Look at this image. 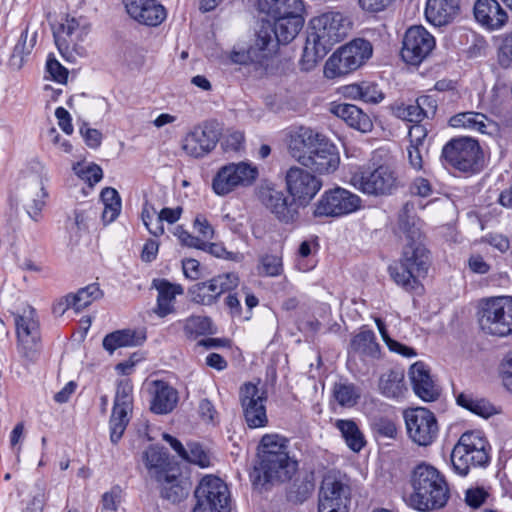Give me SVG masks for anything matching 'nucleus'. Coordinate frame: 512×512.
<instances>
[{
  "label": "nucleus",
  "instance_id": "nucleus-33",
  "mask_svg": "<svg viewBox=\"0 0 512 512\" xmlns=\"http://www.w3.org/2000/svg\"><path fill=\"white\" fill-rule=\"evenodd\" d=\"M155 481L161 486V496L169 501L178 502L188 495L178 468L168 471L161 479Z\"/></svg>",
  "mask_w": 512,
  "mask_h": 512
},
{
  "label": "nucleus",
  "instance_id": "nucleus-18",
  "mask_svg": "<svg viewBox=\"0 0 512 512\" xmlns=\"http://www.w3.org/2000/svg\"><path fill=\"white\" fill-rule=\"evenodd\" d=\"M296 470V462L292 461L288 454L280 456L262 455L259 464L255 466V480L261 484L274 481L289 480Z\"/></svg>",
  "mask_w": 512,
  "mask_h": 512
},
{
  "label": "nucleus",
  "instance_id": "nucleus-1",
  "mask_svg": "<svg viewBox=\"0 0 512 512\" xmlns=\"http://www.w3.org/2000/svg\"><path fill=\"white\" fill-rule=\"evenodd\" d=\"M421 221L414 213V204L407 202L398 215V232L403 242L399 262L389 267L394 282L408 292L421 288L420 278L430 266V256L424 244Z\"/></svg>",
  "mask_w": 512,
  "mask_h": 512
},
{
  "label": "nucleus",
  "instance_id": "nucleus-35",
  "mask_svg": "<svg viewBox=\"0 0 512 512\" xmlns=\"http://www.w3.org/2000/svg\"><path fill=\"white\" fill-rule=\"evenodd\" d=\"M449 124L454 128H465L484 134L493 123L482 113L464 112L452 116Z\"/></svg>",
  "mask_w": 512,
  "mask_h": 512
},
{
  "label": "nucleus",
  "instance_id": "nucleus-60",
  "mask_svg": "<svg viewBox=\"0 0 512 512\" xmlns=\"http://www.w3.org/2000/svg\"><path fill=\"white\" fill-rule=\"evenodd\" d=\"M262 57L263 55L258 54L254 47H250L248 50H233L230 53V60L240 65L260 62Z\"/></svg>",
  "mask_w": 512,
  "mask_h": 512
},
{
  "label": "nucleus",
  "instance_id": "nucleus-34",
  "mask_svg": "<svg viewBox=\"0 0 512 512\" xmlns=\"http://www.w3.org/2000/svg\"><path fill=\"white\" fill-rule=\"evenodd\" d=\"M146 339L145 333L134 330H119L110 333L103 339V347L113 353L120 347L137 346L142 344Z\"/></svg>",
  "mask_w": 512,
  "mask_h": 512
},
{
  "label": "nucleus",
  "instance_id": "nucleus-54",
  "mask_svg": "<svg viewBox=\"0 0 512 512\" xmlns=\"http://www.w3.org/2000/svg\"><path fill=\"white\" fill-rule=\"evenodd\" d=\"M27 37H28V31L25 30L22 32L19 41L15 45L13 49V53L11 56V63L12 65H17L18 67L22 66L24 56L29 55L35 42V35L33 36L32 40L30 41V44H27Z\"/></svg>",
  "mask_w": 512,
  "mask_h": 512
},
{
  "label": "nucleus",
  "instance_id": "nucleus-45",
  "mask_svg": "<svg viewBox=\"0 0 512 512\" xmlns=\"http://www.w3.org/2000/svg\"><path fill=\"white\" fill-rule=\"evenodd\" d=\"M287 439L279 434H266L262 437L260 442L259 458L262 455L280 456L281 454H288L287 452Z\"/></svg>",
  "mask_w": 512,
  "mask_h": 512
},
{
  "label": "nucleus",
  "instance_id": "nucleus-22",
  "mask_svg": "<svg viewBox=\"0 0 512 512\" xmlns=\"http://www.w3.org/2000/svg\"><path fill=\"white\" fill-rule=\"evenodd\" d=\"M339 164L340 157L336 147L325 139L302 160L303 166L322 175L335 172Z\"/></svg>",
  "mask_w": 512,
  "mask_h": 512
},
{
  "label": "nucleus",
  "instance_id": "nucleus-25",
  "mask_svg": "<svg viewBox=\"0 0 512 512\" xmlns=\"http://www.w3.org/2000/svg\"><path fill=\"white\" fill-rule=\"evenodd\" d=\"M413 390L424 401H434L439 396V389L432 380L429 370L423 362H416L410 368Z\"/></svg>",
  "mask_w": 512,
  "mask_h": 512
},
{
  "label": "nucleus",
  "instance_id": "nucleus-24",
  "mask_svg": "<svg viewBox=\"0 0 512 512\" xmlns=\"http://www.w3.org/2000/svg\"><path fill=\"white\" fill-rule=\"evenodd\" d=\"M476 21L489 31L499 30L508 21V14L497 0H477L474 4Z\"/></svg>",
  "mask_w": 512,
  "mask_h": 512
},
{
  "label": "nucleus",
  "instance_id": "nucleus-58",
  "mask_svg": "<svg viewBox=\"0 0 512 512\" xmlns=\"http://www.w3.org/2000/svg\"><path fill=\"white\" fill-rule=\"evenodd\" d=\"M47 193L45 192L43 187H40L39 192L35 194L33 197V193H30V197L26 203V209L29 216L34 220L38 221L41 211L45 205V197Z\"/></svg>",
  "mask_w": 512,
  "mask_h": 512
},
{
  "label": "nucleus",
  "instance_id": "nucleus-43",
  "mask_svg": "<svg viewBox=\"0 0 512 512\" xmlns=\"http://www.w3.org/2000/svg\"><path fill=\"white\" fill-rule=\"evenodd\" d=\"M103 296L102 290L99 288V285L96 283L90 284L86 287H83L77 291V293H72V304L75 312H80L86 307H88L93 301L100 299Z\"/></svg>",
  "mask_w": 512,
  "mask_h": 512
},
{
  "label": "nucleus",
  "instance_id": "nucleus-7",
  "mask_svg": "<svg viewBox=\"0 0 512 512\" xmlns=\"http://www.w3.org/2000/svg\"><path fill=\"white\" fill-rule=\"evenodd\" d=\"M309 29L310 41L330 50L348 36L351 21L341 12L330 11L312 18Z\"/></svg>",
  "mask_w": 512,
  "mask_h": 512
},
{
  "label": "nucleus",
  "instance_id": "nucleus-10",
  "mask_svg": "<svg viewBox=\"0 0 512 512\" xmlns=\"http://www.w3.org/2000/svg\"><path fill=\"white\" fill-rule=\"evenodd\" d=\"M258 176V169L246 162L230 163L219 169L212 181L217 195H227L239 186H250Z\"/></svg>",
  "mask_w": 512,
  "mask_h": 512
},
{
  "label": "nucleus",
  "instance_id": "nucleus-49",
  "mask_svg": "<svg viewBox=\"0 0 512 512\" xmlns=\"http://www.w3.org/2000/svg\"><path fill=\"white\" fill-rule=\"evenodd\" d=\"M73 171L79 178L87 182L90 187H93L103 177V171L101 167L94 163L86 166L77 163L73 166Z\"/></svg>",
  "mask_w": 512,
  "mask_h": 512
},
{
  "label": "nucleus",
  "instance_id": "nucleus-52",
  "mask_svg": "<svg viewBox=\"0 0 512 512\" xmlns=\"http://www.w3.org/2000/svg\"><path fill=\"white\" fill-rule=\"evenodd\" d=\"M371 428L376 434L385 438L393 439L397 434L395 422L386 416L372 417Z\"/></svg>",
  "mask_w": 512,
  "mask_h": 512
},
{
  "label": "nucleus",
  "instance_id": "nucleus-59",
  "mask_svg": "<svg viewBox=\"0 0 512 512\" xmlns=\"http://www.w3.org/2000/svg\"><path fill=\"white\" fill-rule=\"evenodd\" d=\"M421 114L416 102L414 104L401 105L395 109V115L398 118L414 124H419L425 119Z\"/></svg>",
  "mask_w": 512,
  "mask_h": 512
},
{
  "label": "nucleus",
  "instance_id": "nucleus-57",
  "mask_svg": "<svg viewBox=\"0 0 512 512\" xmlns=\"http://www.w3.org/2000/svg\"><path fill=\"white\" fill-rule=\"evenodd\" d=\"M276 40L274 37V29L271 24H263L256 33L254 47L258 54L265 51L273 41Z\"/></svg>",
  "mask_w": 512,
  "mask_h": 512
},
{
  "label": "nucleus",
  "instance_id": "nucleus-61",
  "mask_svg": "<svg viewBox=\"0 0 512 512\" xmlns=\"http://www.w3.org/2000/svg\"><path fill=\"white\" fill-rule=\"evenodd\" d=\"M174 235L185 246L197 248L200 250H206L207 243L203 241L201 238L191 235L182 226L175 227Z\"/></svg>",
  "mask_w": 512,
  "mask_h": 512
},
{
  "label": "nucleus",
  "instance_id": "nucleus-42",
  "mask_svg": "<svg viewBox=\"0 0 512 512\" xmlns=\"http://www.w3.org/2000/svg\"><path fill=\"white\" fill-rule=\"evenodd\" d=\"M101 200L104 205L102 219L105 223L113 222L121 211V199L116 189L106 187L101 192Z\"/></svg>",
  "mask_w": 512,
  "mask_h": 512
},
{
  "label": "nucleus",
  "instance_id": "nucleus-64",
  "mask_svg": "<svg viewBox=\"0 0 512 512\" xmlns=\"http://www.w3.org/2000/svg\"><path fill=\"white\" fill-rule=\"evenodd\" d=\"M498 61L502 67H512V31L507 35L499 50Z\"/></svg>",
  "mask_w": 512,
  "mask_h": 512
},
{
  "label": "nucleus",
  "instance_id": "nucleus-51",
  "mask_svg": "<svg viewBox=\"0 0 512 512\" xmlns=\"http://www.w3.org/2000/svg\"><path fill=\"white\" fill-rule=\"evenodd\" d=\"M132 391V384L128 380L120 381L117 385L113 407L123 408L131 412L133 404Z\"/></svg>",
  "mask_w": 512,
  "mask_h": 512
},
{
  "label": "nucleus",
  "instance_id": "nucleus-11",
  "mask_svg": "<svg viewBox=\"0 0 512 512\" xmlns=\"http://www.w3.org/2000/svg\"><path fill=\"white\" fill-rule=\"evenodd\" d=\"M442 157L455 169L474 172L478 168L481 150L478 142L469 137L452 139L442 150Z\"/></svg>",
  "mask_w": 512,
  "mask_h": 512
},
{
  "label": "nucleus",
  "instance_id": "nucleus-32",
  "mask_svg": "<svg viewBox=\"0 0 512 512\" xmlns=\"http://www.w3.org/2000/svg\"><path fill=\"white\" fill-rule=\"evenodd\" d=\"M459 11V0H427L425 16L435 26L448 24Z\"/></svg>",
  "mask_w": 512,
  "mask_h": 512
},
{
  "label": "nucleus",
  "instance_id": "nucleus-31",
  "mask_svg": "<svg viewBox=\"0 0 512 512\" xmlns=\"http://www.w3.org/2000/svg\"><path fill=\"white\" fill-rule=\"evenodd\" d=\"M153 287L158 291L157 305L154 312L159 317H165L174 311V302L177 295H182L184 289L180 284L170 283L166 279L153 280Z\"/></svg>",
  "mask_w": 512,
  "mask_h": 512
},
{
  "label": "nucleus",
  "instance_id": "nucleus-37",
  "mask_svg": "<svg viewBox=\"0 0 512 512\" xmlns=\"http://www.w3.org/2000/svg\"><path fill=\"white\" fill-rule=\"evenodd\" d=\"M258 10L273 19L280 15L287 14L289 10L294 9V12L304 11V4L302 0H258Z\"/></svg>",
  "mask_w": 512,
  "mask_h": 512
},
{
  "label": "nucleus",
  "instance_id": "nucleus-29",
  "mask_svg": "<svg viewBox=\"0 0 512 512\" xmlns=\"http://www.w3.org/2000/svg\"><path fill=\"white\" fill-rule=\"evenodd\" d=\"M331 112L345 121L351 128L362 133H368L373 129V122L370 116L353 104H333Z\"/></svg>",
  "mask_w": 512,
  "mask_h": 512
},
{
  "label": "nucleus",
  "instance_id": "nucleus-16",
  "mask_svg": "<svg viewBox=\"0 0 512 512\" xmlns=\"http://www.w3.org/2000/svg\"><path fill=\"white\" fill-rule=\"evenodd\" d=\"M434 47V37L423 26H412L404 34L401 56L406 63L419 65Z\"/></svg>",
  "mask_w": 512,
  "mask_h": 512
},
{
  "label": "nucleus",
  "instance_id": "nucleus-56",
  "mask_svg": "<svg viewBox=\"0 0 512 512\" xmlns=\"http://www.w3.org/2000/svg\"><path fill=\"white\" fill-rule=\"evenodd\" d=\"M216 292L220 297L223 293L229 292L239 285V277L236 273H223L212 278Z\"/></svg>",
  "mask_w": 512,
  "mask_h": 512
},
{
  "label": "nucleus",
  "instance_id": "nucleus-41",
  "mask_svg": "<svg viewBox=\"0 0 512 512\" xmlns=\"http://www.w3.org/2000/svg\"><path fill=\"white\" fill-rule=\"evenodd\" d=\"M329 49L320 43L310 41V35H307L306 44L303 48L302 57L299 61L301 70L311 71L317 65L318 61L321 60Z\"/></svg>",
  "mask_w": 512,
  "mask_h": 512
},
{
  "label": "nucleus",
  "instance_id": "nucleus-23",
  "mask_svg": "<svg viewBox=\"0 0 512 512\" xmlns=\"http://www.w3.org/2000/svg\"><path fill=\"white\" fill-rule=\"evenodd\" d=\"M132 19L147 26H158L166 19V10L157 0H124Z\"/></svg>",
  "mask_w": 512,
  "mask_h": 512
},
{
  "label": "nucleus",
  "instance_id": "nucleus-20",
  "mask_svg": "<svg viewBox=\"0 0 512 512\" xmlns=\"http://www.w3.org/2000/svg\"><path fill=\"white\" fill-rule=\"evenodd\" d=\"M258 197L261 203L276 217L285 223L293 222L298 217V205L281 190L270 185H262L259 188Z\"/></svg>",
  "mask_w": 512,
  "mask_h": 512
},
{
  "label": "nucleus",
  "instance_id": "nucleus-6",
  "mask_svg": "<svg viewBox=\"0 0 512 512\" xmlns=\"http://www.w3.org/2000/svg\"><path fill=\"white\" fill-rule=\"evenodd\" d=\"M352 184L362 193L381 197L393 195L401 186L398 173L390 164H381L353 175Z\"/></svg>",
  "mask_w": 512,
  "mask_h": 512
},
{
  "label": "nucleus",
  "instance_id": "nucleus-46",
  "mask_svg": "<svg viewBox=\"0 0 512 512\" xmlns=\"http://www.w3.org/2000/svg\"><path fill=\"white\" fill-rule=\"evenodd\" d=\"M189 292L192 300L201 305H211L219 297L212 279L195 284Z\"/></svg>",
  "mask_w": 512,
  "mask_h": 512
},
{
  "label": "nucleus",
  "instance_id": "nucleus-4",
  "mask_svg": "<svg viewBox=\"0 0 512 512\" xmlns=\"http://www.w3.org/2000/svg\"><path fill=\"white\" fill-rule=\"evenodd\" d=\"M477 315L479 327L485 334L497 337L512 334V297L481 300Z\"/></svg>",
  "mask_w": 512,
  "mask_h": 512
},
{
  "label": "nucleus",
  "instance_id": "nucleus-28",
  "mask_svg": "<svg viewBox=\"0 0 512 512\" xmlns=\"http://www.w3.org/2000/svg\"><path fill=\"white\" fill-rule=\"evenodd\" d=\"M152 386L151 411L160 415L173 411L178 403L177 390L163 380L153 381Z\"/></svg>",
  "mask_w": 512,
  "mask_h": 512
},
{
  "label": "nucleus",
  "instance_id": "nucleus-8",
  "mask_svg": "<svg viewBox=\"0 0 512 512\" xmlns=\"http://www.w3.org/2000/svg\"><path fill=\"white\" fill-rule=\"evenodd\" d=\"M197 500L193 512H230L228 486L218 477H204L195 490Z\"/></svg>",
  "mask_w": 512,
  "mask_h": 512
},
{
  "label": "nucleus",
  "instance_id": "nucleus-27",
  "mask_svg": "<svg viewBox=\"0 0 512 512\" xmlns=\"http://www.w3.org/2000/svg\"><path fill=\"white\" fill-rule=\"evenodd\" d=\"M323 139L324 136L318 132H315L310 128L301 127L290 137V153L302 164V160L307 157L308 153L315 149Z\"/></svg>",
  "mask_w": 512,
  "mask_h": 512
},
{
  "label": "nucleus",
  "instance_id": "nucleus-2",
  "mask_svg": "<svg viewBox=\"0 0 512 512\" xmlns=\"http://www.w3.org/2000/svg\"><path fill=\"white\" fill-rule=\"evenodd\" d=\"M411 485L413 493L409 497V503L419 511L442 508L449 499V487L444 475L425 462L413 469Z\"/></svg>",
  "mask_w": 512,
  "mask_h": 512
},
{
  "label": "nucleus",
  "instance_id": "nucleus-15",
  "mask_svg": "<svg viewBox=\"0 0 512 512\" xmlns=\"http://www.w3.org/2000/svg\"><path fill=\"white\" fill-rule=\"evenodd\" d=\"M90 25L83 17L66 16L59 27L53 31L55 44L60 54L69 59L72 52L78 51L79 43L88 35Z\"/></svg>",
  "mask_w": 512,
  "mask_h": 512
},
{
  "label": "nucleus",
  "instance_id": "nucleus-36",
  "mask_svg": "<svg viewBox=\"0 0 512 512\" xmlns=\"http://www.w3.org/2000/svg\"><path fill=\"white\" fill-rule=\"evenodd\" d=\"M379 390L387 398L403 396L406 390L404 373L398 370H389L383 373L379 379Z\"/></svg>",
  "mask_w": 512,
  "mask_h": 512
},
{
  "label": "nucleus",
  "instance_id": "nucleus-47",
  "mask_svg": "<svg viewBox=\"0 0 512 512\" xmlns=\"http://www.w3.org/2000/svg\"><path fill=\"white\" fill-rule=\"evenodd\" d=\"M129 412L123 408L113 407L110 417V439L112 443L116 444L121 439L129 423Z\"/></svg>",
  "mask_w": 512,
  "mask_h": 512
},
{
  "label": "nucleus",
  "instance_id": "nucleus-30",
  "mask_svg": "<svg viewBox=\"0 0 512 512\" xmlns=\"http://www.w3.org/2000/svg\"><path fill=\"white\" fill-rule=\"evenodd\" d=\"M142 458L149 476L154 480L161 479L168 471L176 468L171 464L164 447L151 445L144 451Z\"/></svg>",
  "mask_w": 512,
  "mask_h": 512
},
{
  "label": "nucleus",
  "instance_id": "nucleus-26",
  "mask_svg": "<svg viewBox=\"0 0 512 512\" xmlns=\"http://www.w3.org/2000/svg\"><path fill=\"white\" fill-rule=\"evenodd\" d=\"M303 11L294 12V9L288 11L275 18L272 26L274 29V37L280 44L290 43L301 31L304 25Z\"/></svg>",
  "mask_w": 512,
  "mask_h": 512
},
{
  "label": "nucleus",
  "instance_id": "nucleus-3",
  "mask_svg": "<svg viewBox=\"0 0 512 512\" xmlns=\"http://www.w3.org/2000/svg\"><path fill=\"white\" fill-rule=\"evenodd\" d=\"M489 444L481 431L463 433L451 452L454 471L466 476L472 467H483L489 463Z\"/></svg>",
  "mask_w": 512,
  "mask_h": 512
},
{
  "label": "nucleus",
  "instance_id": "nucleus-17",
  "mask_svg": "<svg viewBox=\"0 0 512 512\" xmlns=\"http://www.w3.org/2000/svg\"><path fill=\"white\" fill-rule=\"evenodd\" d=\"M286 185L292 200L299 206L308 205L322 187V182L307 170L291 167L286 173Z\"/></svg>",
  "mask_w": 512,
  "mask_h": 512
},
{
  "label": "nucleus",
  "instance_id": "nucleus-13",
  "mask_svg": "<svg viewBox=\"0 0 512 512\" xmlns=\"http://www.w3.org/2000/svg\"><path fill=\"white\" fill-rule=\"evenodd\" d=\"M409 438L419 446L431 445L438 436L439 425L433 412L418 407L404 412Z\"/></svg>",
  "mask_w": 512,
  "mask_h": 512
},
{
  "label": "nucleus",
  "instance_id": "nucleus-40",
  "mask_svg": "<svg viewBox=\"0 0 512 512\" xmlns=\"http://www.w3.org/2000/svg\"><path fill=\"white\" fill-rule=\"evenodd\" d=\"M351 348L354 352L365 356L377 357L379 354V344L376 342L374 332L369 329H362L353 337Z\"/></svg>",
  "mask_w": 512,
  "mask_h": 512
},
{
  "label": "nucleus",
  "instance_id": "nucleus-9",
  "mask_svg": "<svg viewBox=\"0 0 512 512\" xmlns=\"http://www.w3.org/2000/svg\"><path fill=\"white\" fill-rule=\"evenodd\" d=\"M351 487L345 476L328 473L322 480L318 512H349Z\"/></svg>",
  "mask_w": 512,
  "mask_h": 512
},
{
  "label": "nucleus",
  "instance_id": "nucleus-44",
  "mask_svg": "<svg viewBox=\"0 0 512 512\" xmlns=\"http://www.w3.org/2000/svg\"><path fill=\"white\" fill-rule=\"evenodd\" d=\"M334 399L343 407H353L361 396L360 389L352 383H336L333 388Z\"/></svg>",
  "mask_w": 512,
  "mask_h": 512
},
{
  "label": "nucleus",
  "instance_id": "nucleus-55",
  "mask_svg": "<svg viewBox=\"0 0 512 512\" xmlns=\"http://www.w3.org/2000/svg\"><path fill=\"white\" fill-rule=\"evenodd\" d=\"M312 491L313 484L309 481L294 483L287 494V499L294 504H301L311 496Z\"/></svg>",
  "mask_w": 512,
  "mask_h": 512
},
{
  "label": "nucleus",
  "instance_id": "nucleus-50",
  "mask_svg": "<svg viewBox=\"0 0 512 512\" xmlns=\"http://www.w3.org/2000/svg\"><path fill=\"white\" fill-rule=\"evenodd\" d=\"M283 271L282 258L277 255H264L259 260L258 272L260 275L276 277Z\"/></svg>",
  "mask_w": 512,
  "mask_h": 512
},
{
  "label": "nucleus",
  "instance_id": "nucleus-53",
  "mask_svg": "<svg viewBox=\"0 0 512 512\" xmlns=\"http://www.w3.org/2000/svg\"><path fill=\"white\" fill-rule=\"evenodd\" d=\"M182 459L189 463L199 465L202 468L208 467L210 465L208 454L198 443L195 442L187 444L186 451Z\"/></svg>",
  "mask_w": 512,
  "mask_h": 512
},
{
  "label": "nucleus",
  "instance_id": "nucleus-12",
  "mask_svg": "<svg viewBox=\"0 0 512 512\" xmlns=\"http://www.w3.org/2000/svg\"><path fill=\"white\" fill-rule=\"evenodd\" d=\"M361 205L358 195L341 187L325 191L315 204V217H340L355 212Z\"/></svg>",
  "mask_w": 512,
  "mask_h": 512
},
{
  "label": "nucleus",
  "instance_id": "nucleus-5",
  "mask_svg": "<svg viewBox=\"0 0 512 512\" xmlns=\"http://www.w3.org/2000/svg\"><path fill=\"white\" fill-rule=\"evenodd\" d=\"M373 53L372 44L363 38H356L340 47L326 61L324 74L333 79L357 70Z\"/></svg>",
  "mask_w": 512,
  "mask_h": 512
},
{
  "label": "nucleus",
  "instance_id": "nucleus-48",
  "mask_svg": "<svg viewBox=\"0 0 512 512\" xmlns=\"http://www.w3.org/2000/svg\"><path fill=\"white\" fill-rule=\"evenodd\" d=\"M186 336L192 338L203 335L211 330V320L205 316H191L183 321Z\"/></svg>",
  "mask_w": 512,
  "mask_h": 512
},
{
  "label": "nucleus",
  "instance_id": "nucleus-21",
  "mask_svg": "<svg viewBox=\"0 0 512 512\" xmlns=\"http://www.w3.org/2000/svg\"><path fill=\"white\" fill-rule=\"evenodd\" d=\"M16 332L20 347L27 358H34L40 341L39 323L35 310L30 308L15 317Z\"/></svg>",
  "mask_w": 512,
  "mask_h": 512
},
{
  "label": "nucleus",
  "instance_id": "nucleus-38",
  "mask_svg": "<svg viewBox=\"0 0 512 512\" xmlns=\"http://www.w3.org/2000/svg\"><path fill=\"white\" fill-rule=\"evenodd\" d=\"M455 397L459 406L481 417L488 418L496 412L495 407L489 401L474 397L472 393L460 392Z\"/></svg>",
  "mask_w": 512,
  "mask_h": 512
},
{
  "label": "nucleus",
  "instance_id": "nucleus-62",
  "mask_svg": "<svg viewBox=\"0 0 512 512\" xmlns=\"http://www.w3.org/2000/svg\"><path fill=\"white\" fill-rule=\"evenodd\" d=\"M384 99V94L379 90L378 85L373 82H362L361 100L366 103L377 104Z\"/></svg>",
  "mask_w": 512,
  "mask_h": 512
},
{
  "label": "nucleus",
  "instance_id": "nucleus-39",
  "mask_svg": "<svg viewBox=\"0 0 512 512\" xmlns=\"http://www.w3.org/2000/svg\"><path fill=\"white\" fill-rule=\"evenodd\" d=\"M335 427L340 431L347 446L354 452H359L366 444L363 433L353 420L339 419Z\"/></svg>",
  "mask_w": 512,
  "mask_h": 512
},
{
  "label": "nucleus",
  "instance_id": "nucleus-19",
  "mask_svg": "<svg viewBox=\"0 0 512 512\" xmlns=\"http://www.w3.org/2000/svg\"><path fill=\"white\" fill-rule=\"evenodd\" d=\"M219 141V132L213 123L196 126L182 141L184 152L194 158L204 157L210 153Z\"/></svg>",
  "mask_w": 512,
  "mask_h": 512
},
{
  "label": "nucleus",
  "instance_id": "nucleus-14",
  "mask_svg": "<svg viewBox=\"0 0 512 512\" xmlns=\"http://www.w3.org/2000/svg\"><path fill=\"white\" fill-rule=\"evenodd\" d=\"M240 402L249 428H262L268 424L267 393L257 385L246 383L240 388Z\"/></svg>",
  "mask_w": 512,
  "mask_h": 512
},
{
  "label": "nucleus",
  "instance_id": "nucleus-63",
  "mask_svg": "<svg viewBox=\"0 0 512 512\" xmlns=\"http://www.w3.org/2000/svg\"><path fill=\"white\" fill-rule=\"evenodd\" d=\"M421 115L425 119L433 118L437 111V101L433 96L423 95L416 99Z\"/></svg>",
  "mask_w": 512,
  "mask_h": 512
}]
</instances>
